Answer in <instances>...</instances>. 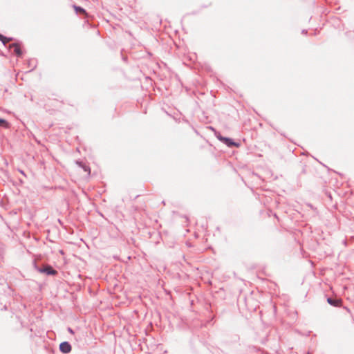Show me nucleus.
Instances as JSON below:
<instances>
[{
    "mask_svg": "<svg viewBox=\"0 0 354 354\" xmlns=\"http://www.w3.org/2000/svg\"><path fill=\"white\" fill-rule=\"evenodd\" d=\"M217 138L221 141H222L223 142L226 144L228 147H232V146L238 147L239 146L238 144H236L234 142H233L232 140L230 139V138H225V137H223L221 136H218Z\"/></svg>",
    "mask_w": 354,
    "mask_h": 354,
    "instance_id": "obj_1",
    "label": "nucleus"
},
{
    "mask_svg": "<svg viewBox=\"0 0 354 354\" xmlns=\"http://www.w3.org/2000/svg\"><path fill=\"white\" fill-rule=\"evenodd\" d=\"M40 272H44L49 275H56L57 272L54 270L51 266H46L44 267L43 268L39 270Z\"/></svg>",
    "mask_w": 354,
    "mask_h": 354,
    "instance_id": "obj_2",
    "label": "nucleus"
},
{
    "mask_svg": "<svg viewBox=\"0 0 354 354\" xmlns=\"http://www.w3.org/2000/svg\"><path fill=\"white\" fill-rule=\"evenodd\" d=\"M60 351L64 353H68L71 351V346L66 342H62L59 345Z\"/></svg>",
    "mask_w": 354,
    "mask_h": 354,
    "instance_id": "obj_3",
    "label": "nucleus"
},
{
    "mask_svg": "<svg viewBox=\"0 0 354 354\" xmlns=\"http://www.w3.org/2000/svg\"><path fill=\"white\" fill-rule=\"evenodd\" d=\"M10 49H12L13 52L19 57L22 55L20 46L18 44H12L9 46Z\"/></svg>",
    "mask_w": 354,
    "mask_h": 354,
    "instance_id": "obj_4",
    "label": "nucleus"
},
{
    "mask_svg": "<svg viewBox=\"0 0 354 354\" xmlns=\"http://www.w3.org/2000/svg\"><path fill=\"white\" fill-rule=\"evenodd\" d=\"M327 301L330 305H333L334 306H339L342 303V301L340 299H333L331 298H328Z\"/></svg>",
    "mask_w": 354,
    "mask_h": 354,
    "instance_id": "obj_5",
    "label": "nucleus"
},
{
    "mask_svg": "<svg viewBox=\"0 0 354 354\" xmlns=\"http://www.w3.org/2000/svg\"><path fill=\"white\" fill-rule=\"evenodd\" d=\"M73 8H74V9H75V10L77 14L80 13V14H83V15H86V12L85 11V10L83 9L82 8L79 7V6H74Z\"/></svg>",
    "mask_w": 354,
    "mask_h": 354,
    "instance_id": "obj_6",
    "label": "nucleus"
},
{
    "mask_svg": "<svg viewBox=\"0 0 354 354\" xmlns=\"http://www.w3.org/2000/svg\"><path fill=\"white\" fill-rule=\"evenodd\" d=\"M0 40L3 43V44H6L8 42H9L11 40V39L7 38V37H4L3 35H2L1 34H0Z\"/></svg>",
    "mask_w": 354,
    "mask_h": 354,
    "instance_id": "obj_7",
    "label": "nucleus"
},
{
    "mask_svg": "<svg viewBox=\"0 0 354 354\" xmlns=\"http://www.w3.org/2000/svg\"><path fill=\"white\" fill-rule=\"evenodd\" d=\"M0 126L5 127V128H9V124L7 121H6L3 119L0 118Z\"/></svg>",
    "mask_w": 354,
    "mask_h": 354,
    "instance_id": "obj_8",
    "label": "nucleus"
}]
</instances>
